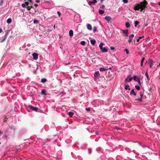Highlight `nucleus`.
<instances>
[{
  "label": "nucleus",
  "instance_id": "1",
  "mask_svg": "<svg viewBox=\"0 0 160 160\" xmlns=\"http://www.w3.org/2000/svg\"><path fill=\"white\" fill-rule=\"evenodd\" d=\"M148 4V2L146 0H144L143 2H141L138 4H136L134 7L135 10H139L140 9L141 12L145 11V9Z\"/></svg>",
  "mask_w": 160,
  "mask_h": 160
},
{
  "label": "nucleus",
  "instance_id": "2",
  "mask_svg": "<svg viewBox=\"0 0 160 160\" xmlns=\"http://www.w3.org/2000/svg\"><path fill=\"white\" fill-rule=\"evenodd\" d=\"M103 43H101L99 45V47L101 50V52L102 53L107 52L108 51V49L106 48H103V45H104Z\"/></svg>",
  "mask_w": 160,
  "mask_h": 160
},
{
  "label": "nucleus",
  "instance_id": "3",
  "mask_svg": "<svg viewBox=\"0 0 160 160\" xmlns=\"http://www.w3.org/2000/svg\"><path fill=\"white\" fill-rule=\"evenodd\" d=\"M143 96V94L141 92L140 93V94L139 96L138 97V98L136 99L135 100L136 101H138L140 102L142 101V98Z\"/></svg>",
  "mask_w": 160,
  "mask_h": 160
},
{
  "label": "nucleus",
  "instance_id": "4",
  "mask_svg": "<svg viewBox=\"0 0 160 160\" xmlns=\"http://www.w3.org/2000/svg\"><path fill=\"white\" fill-rule=\"evenodd\" d=\"M33 58L34 60H37L38 58V55L37 53H33L32 55Z\"/></svg>",
  "mask_w": 160,
  "mask_h": 160
},
{
  "label": "nucleus",
  "instance_id": "5",
  "mask_svg": "<svg viewBox=\"0 0 160 160\" xmlns=\"http://www.w3.org/2000/svg\"><path fill=\"white\" fill-rule=\"evenodd\" d=\"M100 75L98 71L96 72L95 73L94 76L96 79L99 78Z\"/></svg>",
  "mask_w": 160,
  "mask_h": 160
},
{
  "label": "nucleus",
  "instance_id": "6",
  "mask_svg": "<svg viewBox=\"0 0 160 160\" xmlns=\"http://www.w3.org/2000/svg\"><path fill=\"white\" fill-rule=\"evenodd\" d=\"M134 37V35L133 34H132L130 36H129L128 42L130 43L132 42V38Z\"/></svg>",
  "mask_w": 160,
  "mask_h": 160
},
{
  "label": "nucleus",
  "instance_id": "7",
  "mask_svg": "<svg viewBox=\"0 0 160 160\" xmlns=\"http://www.w3.org/2000/svg\"><path fill=\"white\" fill-rule=\"evenodd\" d=\"M28 107L32 109L35 111H37L38 109L37 107H33L31 105H28Z\"/></svg>",
  "mask_w": 160,
  "mask_h": 160
},
{
  "label": "nucleus",
  "instance_id": "8",
  "mask_svg": "<svg viewBox=\"0 0 160 160\" xmlns=\"http://www.w3.org/2000/svg\"><path fill=\"white\" fill-rule=\"evenodd\" d=\"M112 69L111 68H109L107 69H105L104 68H99V70L100 72H103V71H106L108 70V69Z\"/></svg>",
  "mask_w": 160,
  "mask_h": 160
},
{
  "label": "nucleus",
  "instance_id": "9",
  "mask_svg": "<svg viewBox=\"0 0 160 160\" xmlns=\"http://www.w3.org/2000/svg\"><path fill=\"white\" fill-rule=\"evenodd\" d=\"M130 95H133L134 96H136V93L134 91V89H132L130 92Z\"/></svg>",
  "mask_w": 160,
  "mask_h": 160
},
{
  "label": "nucleus",
  "instance_id": "10",
  "mask_svg": "<svg viewBox=\"0 0 160 160\" xmlns=\"http://www.w3.org/2000/svg\"><path fill=\"white\" fill-rule=\"evenodd\" d=\"M105 19L108 22H109L110 20L111 19V18L110 17L106 16L105 18Z\"/></svg>",
  "mask_w": 160,
  "mask_h": 160
},
{
  "label": "nucleus",
  "instance_id": "11",
  "mask_svg": "<svg viewBox=\"0 0 160 160\" xmlns=\"http://www.w3.org/2000/svg\"><path fill=\"white\" fill-rule=\"evenodd\" d=\"M87 28L89 30H91L92 29V27L90 24H88L87 25Z\"/></svg>",
  "mask_w": 160,
  "mask_h": 160
},
{
  "label": "nucleus",
  "instance_id": "12",
  "mask_svg": "<svg viewBox=\"0 0 160 160\" xmlns=\"http://www.w3.org/2000/svg\"><path fill=\"white\" fill-rule=\"evenodd\" d=\"M148 63L150 64V67L151 68L153 64V61L152 60H149L148 61Z\"/></svg>",
  "mask_w": 160,
  "mask_h": 160
},
{
  "label": "nucleus",
  "instance_id": "13",
  "mask_svg": "<svg viewBox=\"0 0 160 160\" xmlns=\"http://www.w3.org/2000/svg\"><path fill=\"white\" fill-rule=\"evenodd\" d=\"M122 31H123V32L126 35V36H128V30H123Z\"/></svg>",
  "mask_w": 160,
  "mask_h": 160
},
{
  "label": "nucleus",
  "instance_id": "14",
  "mask_svg": "<svg viewBox=\"0 0 160 160\" xmlns=\"http://www.w3.org/2000/svg\"><path fill=\"white\" fill-rule=\"evenodd\" d=\"M91 44L92 45H94L96 43V41L95 40H92L90 41Z\"/></svg>",
  "mask_w": 160,
  "mask_h": 160
},
{
  "label": "nucleus",
  "instance_id": "15",
  "mask_svg": "<svg viewBox=\"0 0 160 160\" xmlns=\"http://www.w3.org/2000/svg\"><path fill=\"white\" fill-rule=\"evenodd\" d=\"M133 79L135 81H138V79H140V78H139L137 77L136 76H134L133 77Z\"/></svg>",
  "mask_w": 160,
  "mask_h": 160
},
{
  "label": "nucleus",
  "instance_id": "16",
  "mask_svg": "<svg viewBox=\"0 0 160 160\" xmlns=\"http://www.w3.org/2000/svg\"><path fill=\"white\" fill-rule=\"evenodd\" d=\"M129 86L128 85H124V88L126 90H130V88H129Z\"/></svg>",
  "mask_w": 160,
  "mask_h": 160
},
{
  "label": "nucleus",
  "instance_id": "17",
  "mask_svg": "<svg viewBox=\"0 0 160 160\" xmlns=\"http://www.w3.org/2000/svg\"><path fill=\"white\" fill-rule=\"evenodd\" d=\"M8 32H7L5 33V37H4V38L1 41V42H2L5 40L7 38V36L8 35Z\"/></svg>",
  "mask_w": 160,
  "mask_h": 160
},
{
  "label": "nucleus",
  "instance_id": "18",
  "mask_svg": "<svg viewBox=\"0 0 160 160\" xmlns=\"http://www.w3.org/2000/svg\"><path fill=\"white\" fill-rule=\"evenodd\" d=\"M69 35L70 36H72L73 35V32L72 30H70L69 32Z\"/></svg>",
  "mask_w": 160,
  "mask_h": 160
},
{
  "label": "nucleus",
  "instance_id": "19",
  "mask_svg": "<svg viewBox=\"0 0 160 160\" xmlns=\"http://www.w3.org/2000/svg\"><path fill=\"white\" fill-rule=\"evenodd\" d=\"M99 14L100 15H102L104 13V12L103 10H99Z\"/></svg>",
  "mask_w": 160,
  "mask_h": 160
},
{
  "label": "nucleus",
  "instance_id": "20",
  "mask_svg": "<svg viewBox=\"0 0 160 160\" xmlns=\"http://www.w3.org/2000/svg\"><path fill=\"white\" fill-rule=\"evenodd\" d=\"M47 79L45 78H43L41 79V82L43 83H45L47 82Z\"/></svg>",
  "mask_w": 160,
  "mask_h": 160
},
{
  "label": "nucleus",
  "instance_id": "21",
  "mask_svg": "<svg viewBox=\"0 0 160 160\" xmlns=\"http://www.w3.org/2000/svg\"><path fill=\"white\" fill-rule=\"evenodd\" d=\"M11 22H12V20H11V18H9L8 19L7 21V22L8 24H10V23H11Z\"/></svg>",
  "mask_w": 160,
  "mask_h": 160
},
{
  "label": "nucleus",
  "instance_id": "22",
  "mask_svg": "<svg viewBox=\"0 0 160 160\" xmlns=\"http://www.w3.org/2000/svg\"><path fill=\"white\" fill-rule=\"evenodd\" d=\"M134 23H135V25H134L135 27H137V25L138 24H139V22L138 21H135Z\"/></svg>",
  "mask_w": 160,
  "mask_h": 160
},
{
  "label": "nucleus",
  "instance_id": "23",
  "mask_svg": "<svg viewBox=\"0 0 160 160\" xmlns=\"http://www.w3.org/2000/svg\"><path fill=\"white\" fill-rule=\"evenodd\" d=\"M145 76H146L147 79L148 80H149V76H148V72L147 71L146 73H145Z\"/></svg>",
  "mask_w": 160,
  "mask_h": 160
},
{
  "label": "nucleus",
  "instance_id": "24",
  "mask_svg": "<svg viewBox=\"0 0 160 160\" xmlns=\"http://www.w3.org/2000/svg\"><path fill=\"white\" fill-rule=\"evenodd\" d=\"M46 92V91L45 90L43 89V90H42V92H41V94L42 95H43V94L45 95Z\"/></svg>",
  "mask_w": 160,
  "mask_h": 160
},
{
  "label": "nucleus",
  "instance_id": "25",
  "mask_svg": "<svg viewBox=\"0 0 160 160\" xmlns=\"http://www.w3.org/2000/svg\"><path fill=\"white\" fill-rule=\"evenodd\" d=\"M125 26H126V27L127 28H129L130 27V24H129V23L128 22H127L126 23H125Z\"/></svg>",
  "mask_w": 160,
  "mask_h": 160
},
{
  "label": "nucleus",
  "instance_id": "26",
  "mask_svg": "<svg viewBox=\"0 0 160 160\" xmlns=\"http://www.w3.org/2000/svg\"><path fill=\"white\" fill-rule=\"evenodd\" d=\"M68 113L70 117H72L74 114L72 112H69Z\"/></svg>",
  "mask_w": 160,
  "mask_h": 160
},
{
  "label": "nucleus",
  "instance_id": "27",
  "mask_svg": "<svg viewBox=\"0 0 160 160\" xmlns=\"http://www.w3.org/2000/svg\"><path fill=\"white\" fill-rule=\"evenodd\" d=\"M81 45L84 46L85 45V42L84 41H82L80 42Z\"/></svg>",
  "mask_w": 160,
  "mask_h": 160
},
{
  "label": "nucleus",
  "instance_id": "28",
  "mask_svg": "<svg viewBox=\"0 0 160 160\" xmlns=\"http://www.w3.org/2000/svg\"><path fill=\"white\" fill-rule=\"evenodd\" d=\"M135 88L138 90H139L140 89V87L138 85H136L135 86Z\"/></svg>",
  "mask_w": 160,
  "mask_h": 160
},
{
  "label": "nucleus",
  "instance_id": "29",
  "mask_svg": "<svg viewBox=\"0 0 160 160\" xmlns=\"http://www.w3.org/2000/svg\"><path fill=\"white\" fill-rule=\"evenodd\" d=\"M130 76V75H129V76L125 80V82L126 83H127L129 81H128V78H129V77Z\"/></svg>",
  "mask_w": 160,
  "mask_h": 160
},
{
  "label": "nucleus",
  "instance_id": "30",
  "mask_svg": "<svg viewBox=\"0 0 160 160\" xmlns=\"http://www.w3.org/2000/svg\"><path fill=\"white\" fill-rule=\"evenodd\" d=\"M88 4L90 5H91L92 4H94V3L93 2V1H89L88 2Z\"/></svg>",
  "mask_w": 160,
  "mask_h": 160
},
{
  "label": "nucleus",
  "instance_id": "31",
  "mask_svg": "<svg viewBox=\"0 0 160 160\" xmlns=\"http://www.w3.org/2000/svg\"><path fill=\"white\" fill-rule=\"evenodd\" d=\"M33 23L34 24H38L39 23V21L35 19L33 21Z\"/></svg>",
  "mask_w": 160,
  "mask_h": 160
},
{
  "label": "nucleus",
  "instance_id": "32",
  "mask_svg": "<svg viewBox=\"0 0 160 160\" xmlns=\"http://www.w3.org/2000/svg\"><path fill=\"white\" fill-rule=\"evenodd\" d=\"M4 3V1L3 0H1V2H0V5L1 6H2V5H3V3Z\"/></svg>",
  "mask_w": 160,
  "mask_h": 160
},
{
  "label": "nucleus",
  "instance_id": "33",
  "mask_svg": "<svg viewBox=\"0 0 160 160\" xmlns=\"http://www.w3.org/2000/svg\"><path fill=\"white\" fill-rule=\"evenodd\" d=\"M97 28L96 27H94L93 28V31L94 32L96 31Z\"/></svg>",
  "mask_w": 160,
  "mask_h": 160
},
{
  "label": "nucleus",
  "instance_id": "34",
  "mask_svg": "<svg viewBox=\"0 0 160 160\" xmlns=\"http://www.w3.org/2000/svg\"><path fill=\"white\" fill-rule=\"evenodd\" d=\"M125 50L126 51V53L127 54H128L129 53V51L127 49H125Z\"/></svg>",
  "mask_w": 160,
  "mask_h": 160
},
{
  "label": "nucleus",
  "instance_id": "35",
  "mask_svg": "<svg viewBox=\"0 0 160 160\" xmlns=\"http://www.w3.org/2000/svg\"><path fill=\"white\" fill-rule=\"evenodd\" d=\"M22 7L23 8H25L26 7V5H25V3L22 4Z\"/></svg>",
  "mask_w": 160,
  "mask_h": 160
},
{
  "label": "nucleus",
  "instance_id": "36",
  "mask_svg": "<svg viewBox=\"0 0 160 160\" xmlns=\"http://www.w3.org/2000/svg\"><path fill=\"white\" fill-rule=\"evenodd\" d=\"M123 2L124 3H126L128 2V0H123Z\"/></svg>",
  "mask_w": 160,
  "mask_h": 160
},
{
  "label": "nucleus",
  "instance_id": "37",
  "mask_svg": "<svg viewBox=\"0 0 160 160\" xmlns=\"http://www.w3.org/2000/svg\"><path fill=\"white\" fill-rule=\"evenodd\" d=\"M137 82H138V83L139 84V85L141 84V82L140 81V79H138V81H137Z\"/></svg>",
  "mask_w": 160,
  "mask_h": 160
},
{
  "label": "nucleus",
  "instance_id": "38",
  "mask_svg": "<svg viewBox=\"0 0 160 160\" xmlns=\"http://www.w3.org/2000/svg\"><path fill=\"white\" fill-rule=\"evenodd\" d=\"M86 110L88 111H89L90 110V108H86Z\"/></svg>",
  "mask_w": 160,
  "mask_h": 160
},
{
  "label": "nucleus",
  "instance_id": "39",
  "mask_svg": "<svg viewBox=\"0 0 160 160\" xmlns=\"http://www.w3.org/2000/svg\"><path fill=\"white\" fill-rule=\"evenodd\" d=\"M27 9L28 10H30L31 9L30 7L29 6H28L27 7Z\"/></svg>",
  "mask_w": 160,
  "mask_h": 160
},
{
  "label": "nucleus",
  "instance_id": "40",
  "mask_svg": "<svg viewBox=\"0 0 160 160\" xmlns=\"http://www.w3.org/2000/svg\"><path fill=\"white\" fill-rule=\"evenodd\" d=\"M25 4L26 6H28L29 4V2H25Z\"/></svg>",
  "mask_w": 160,
  "mask_h": 160
},
{
  "label": "nucleus",
  "instance_id": "41",
  "mask_svg": "<svg viewBox=\"0 0 160 160\" xmlns=\"http://www.w3.org/2000/svg\"><path fill=\"white\" fill-rule=\"evenodd\" d=\"M144 37V36H142V37H139L138 38H139V39H142V38H143Z\"/></svg>",
  "mask_w": 160,
  "mask_h": 160
},
{
  "label": "nucleus",
  "instance_id": "42",
  "mask_svg": "<svg viewBox=\"0 0 160 160\" xmlns=\"http://www.w3.org/2000/svg\"><path fill=\"white\" fill-rule=\"evenodd\" d=\"M110 49L111 50H114L115 49V48L114 47H110Z\"/></svg>",
  "mask_w": 160,
  "mask_h": 160
},
{
  "label": "nucleus",
  "instance_id": "43",
  "mask_svg": "<svg viewBox=\"0 0 160 160\" xmlns=\"http://www.w3.org/2000/svg\"><path fill=\"white\" fill-rule=\"evenodd\" d=\"M101 8L103 9L104 8V7H105V6L103 5H102L101 6Z\"/></svg>",
  "mask_w": 160,
  "mask_h": 160
},
{
  "label": "nucleus",
  "instance_id": "44",
  "mask_svg": "<svg viewBox=\"0 0 160 160\" xmlns=\"http://www.w3.org/2000/svg\"><path fill=\"white\" fill-rule=\"evenodd\" d=\"M93 2L94 3V4L96 3L97 2V0H93Z\"/></svg>",
  "mask_w": 160,
  "mask_h": 160
},
{
  "label": "nucleus",
  "instance_id": "45",
  "mask_svg": "<svg viewBox=\"0 0 160 160\" xmlns=\"http://www.w3.org/2000/svg\"><path fill=\"white\" fill-rule=\"evenodd\" d=\"M57 13L59 16V17H60V15H61V13H60V12L59 11H58L57 12Z\"/></svg>",
  "mask_w": 160,
  "mask_h": 160
},
{
  "label": "nucleus",
  "instance_id": "46",
  "mask_svg": "<svg viewBox=\"0 0 160 160\" xmlns=\"http://www.w3.org/2000/svg\"><path fill=\"white\" fill-rule=\"evenodd\" d=\"M144 60H145V58L144 57H143L142 58V60L141 61L142 62H143Z\"/></svg>",
  "mask_w": 160,
  "mask_h": 160
},
{
  "label": "nucleus",
  "instance_id": "47",
  "mask_svg": "<svg viewBox=\"0 0 160 160\" xmlns=\"http://www.w3.org/2000/svg\"><path fill=\"white\" fill-rule=\"evenodd\" d=\"M143 62L141 61V63H140L141 66H143Z\"/></svg>",
  "mask_w": 160,
  "mask_h": 160
},
{
  "label": "nucleus",
  "instance_id": "48",
  "mask_svg": "<svg viewBox=\"0 0 160 160\" xmlns=\"http://www.w3.org/2000/svg\"><path fill=\"white\" fill-rule=\"evenodd\" d=\"M132 78H129V81H131L132 80Z\"/></svg>",
  "mask_w": 160,
  "mask_h": 160
},
{
  "label": "nucleus",
  "instance_id": "49",
  "mask_svg": "<svg viewBox=\"0 0 160 160\" xmlns=\"http://www.w3.org/2000/svg\"><path fill=\"white\" fill-rule=\"evenodd\" d=\"M36 2L37 3H39L40 2V0H36Z\"/></svg>",
  "mask_w": 160,
  "mask_h": 160
},
{
  "label": "nucleus",
  "instance_id": "50",
  "mask_svg": "<svg viewBox=\"0 0 160 160\" xmlns=\"http://www.w3.org/2000/svg\"><path fill=\"white\" fill-rule=\"evenodd\" d=\"M34 6L36 7L38 6V4H34Z\"/></svg>",
  "mask_w": 160,
  "mask_h": 160
},
{
  "label": "nucleus",
  "instance_id": "51",
  "mask_svg": "<svg viewBox=\"0 0 160 160\" xmlns=\"http://www.w3.org/2000/svg\"><path fill=\"white\" fill-rule=\"evenodd\" d=\"M2 32V29L1 28L0 29V33Z\"/></svg>",
  "mask_w": 160,
  "mask_h": 160
},
{
  "label": "nucleus",
  "instance_id": "52",
  "mask_svg": "<svg viewBox=\"0 0 160 160\" xmlns=\"http://www.w3.org/2000/svg\"><path fill=\"white\" fill-rule=\"evenodd\" d=\"M140 39L138 38L137 40V42H138L140 40Z\"/></svg>",
  "mask_w": 160,
  "mask_h": 160
},
{
  "label": "nucleus",
  "instance_id": "53",
  "mask_svg": "<svg viewBox=\"0 0 160 160\" xmlns=\"http://www.w3.org/2000/svg\"><path fill=\"white\" fill-rule=\"evenodd\" d=\"M7 119L6 118H5V119H4V121H5L7 120Z\"/></svg>",
  "mask_w": 160,
  "mask_h": 160
},
{
  "label": "nucleus",
  "instance_id": "54",
  "mask_svg": "<svg viewBox=\"0 0 160 160\" xmlns=\"http://www.w3.org/2000/svg\"><path fill=\"white\" fill-rule=\"evenodd\" d=\"M2 134V132L1 131H0V134Z\"/></svg>",
  "mask_w": 160,
  "mask_h": 160
},
{
  "label": "nucleus",
  "instance_id": "55",
  "mask_svg": "<svg viewBox=\"0 0 160 160\" xmlns=\"http://www.w3.org/2000/svg\"><path fill=\"white\" fill-rule=\"evenodd\" d=\"M104 0H101V2L102 3V2L104 1Z\"/></svg>",
  "mask_w": 160,
  "mask_h": 160
},
{
  "label": "nucleus",
  "instance_id": "56",
  "mask_svg": "<svg viewBox=\"0 0 160 160\" xmlns=\"http://www.w3.org/2000/svg\"><path fill=\"white\" fill-rule=\"evenodd\" d=\"M53 28L54 29H55V25H54L53 26Z\"/></svg>",
  "mask_w": 160,
  "mask_h": 160
},
{
  "label": "nucleus",
  "instance_id": "57",
  "mask_svg": "<svg viewBox=\"0 0 160 160\" xmlns=\"http://www.w3.org/2000/svg\"><path fill=\"white\" fill-rule=\"evenodd\" d=\"M30 9H31V8H33V7L31 6L30 7Z\"/></svg>",
  "mask_w": 160,
  "mask_h": 160
},
{
  "label": "nucleus",
  "instance_id": "58",
  "mask_svg": "<svg viewBox=\"0 0 160 160\" xmlns=\"http://www.w3.org/2000/svg\"><path fill=\"white\" fill-rule=\"evenodd\" d=\"M158 5L159 6H160V2H159V3H158Z\"/></svg>",
  "mask_w": 160,
  "mask_h": 160
},
{
  "label": "nucleus",
  "instance_id": "59",
  "mask_svg": "<svg viewBox=\"0 0 160 160\" xmlns=\"http://www.w3.org/2000/svg\"><path fill=\"white\" fill-rule=\"evenodd\" d=\"M70 62H69V63H68L67 64H70Z\"/></svg>",
  "mask_w": 160,
  "mask_h": 160
},
{
  "label": "nucleus",
  "instance_id": "60",
  "mask_svg": "<svg viewBox=\"0 0 160 160\" xmlns=\"http://www.w3.org/2000/svg\"><path fill=\"white\" fill-rule=\"evenodd\" d=\"M4 137H6V135L4 136Z\"/></svg>",
  "mask_w": 160,
  "mask_h": 160
},
{
  "label": "nucleus",
  "instance_id": "61",
  "mask_svg": "<svg viewBox=\"0 0 160 160\" xmlns=\"http://www.w3.org/2000/svg\"><path fill=\"white\" fill-rule=\"evenodd\" d=\"M158 66H160V63L159 64Z\"/></svg>",
  "mask_w": 160,
  "mask_h": 160
},
{
  "label": "nucleus",
  "instance_id": "62",
  "mask_svg": "<svg viewBox=\"0 0 160 160\" xmlns=\"http://www.w3.org/2000/svg\"><path fill=\"white\" fill-rule=\"evenodd\" d=\"M30 2H32V1H31V0H30Z\"/></svg>",
  "mask_w": 160,
  "mask_h": 160
},
{
  "label": "nucleus",
  "instance_id": "63",
  "mask_svg": "<svg viewBox=\"0 0 160 160\" xmlns=\"http://www.w3.org/2000/svg\"><path fill=\"white\" fill-rule=\"evenodd\" d=\"M1 144V142H0V144Z\"/></svg>",
  "mask_w": 160,
  "mask_h": 160
}]
</instances>
